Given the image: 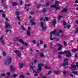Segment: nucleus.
<instances>
[{
  "mask_svg": "<svg viewBox=\"0 0 78 78\" xmlns=\"http://www.w3.org/2000/svg\"><path fill=\"white\" fill-rule=\"evenodd\" d=\"M11 61H12V58L9 57H8L6 58V60L5 62V65H6V66L10 65L11 63Z\"/></svg>",
  "mask_w": 78,
  "mask_h": 78,
  "instance_id": "f257e3e1",
  "label": "nucleus"
},
{
  "mask_svg": "<svg viewBox=\"0 0 78 78\" xmlns=\"http://www.w3.org/2000/svg\"><path fill=\"white\" fill-rule=\"evenodd\" d=\"M56 30H54L51 31L50 33V39L51 41H53V38L52 37V34H55V33H56Z\"/></svg>",
  "mask_w": 78,
  "mask_h": 78,
  "instance_id": "f03ea898",
  "label": "nucleus"
},
{
  "mask_svg": "<svg viewBox=\"0 0 78 78\" xmlns=\"http://www.w3.org/2000/svg\"><path fill=\"white\" fill-rule=\"evenodd\" d=\"M67 53V55H66V57H69V51H65L64 52L62 51H60L58 53V54H61L63 55V54H66Z\"/></svg>",
  "mask_w": 78,
  "mask_h": 78,
  "instance_id": "7ed1b4c3",
  "label": "nucleus"
},
{
  "mask_svg": "<svg viewBox=\"0 0 78 78\" xmlns=\"http://www.w3.org/2000/svg\"><path fill=\"white\" fill-rule=\"evenodd\" d=\"M44 23L42 22H41V26L42 27V30L43 31H45V30H46V29H47V27H44Z\"/></svg>",
  "mask_w": 78,
  "mask_h": 78,
  "instance_id": "20e7f679",
  "label": "nucleus"
},
{
  "mask_svg": "<svg viewBox=\"0 0 78 78\" xmlns=\"http://www.w3.org/2000/svg\"><path fill=\"white\" fill-rule=\"evenodd\" d=\"M58 5H51V8H56V9H60V8L59 7H57Z\"/></svg>",
  "mask_w": 78,
  "mask_h": 78,
  "instance_id": "39448f33",
  "label": "nucleus"
},
{
  "mask_svg": "<svg viewBox=\"0 0 78 78\" xmlns=\"http://www.w3.org/2000/svg\"><path fill=\"white\" fill-rule=\"evenodd\" d=\"M57 45L58 46H59V47L57 48L58 50H61L62 49V45L59 44H57Z\"/></svg>",
  "mask_w": 78,
  "mask_h": 78,
  "instance_id": "423d86ee",
  "label": "nucleus"
},
{
  "mask_svg": "<svg viewBox=\"0 0 78 78\" xmlns=\"http://www.w3.org/2000/svg\"><path fill=\"white\" fill-rule=\"evenodd\" d=\"M30 22L31 25H34L36 24V22H34V20H30Z\"/></svg>",
  "mask_w": 78,
  "mask_h": 78,
  "instance_id": "0eeeda50",
  "label": "nucleus"
},
{
  "mask_svg": "<svg viewBox=\"0 0 78 78\" xmlns=\"http://www.w3.org/2000/svg\"><path fill=\"white\" fill-rule=\"evenodd\" d=\"M4 23L5 25V28H8V27H9V23H8L6 21H5Z\"/></svg>",
  "mask_w": 78,
  "mask_h": 78,
  "instance_id": "6e6552de",
  "label": "nucleus"
},
{
  "mask_svg": "<svg viewBox=\"0 0 78 78\" xmlns=\"http://www.w3.org/2000/svg\"><path fill=\"white\" fill-rule=\"evenodd\" d=\"M41 70H42V67L40 66L39 65H38V68L37 71V72H41Z\"/></svg>",
  "mask_w": 78,
  "mask_h": 78,
  "instance_id": "1a4fd4ad",
  "label": "nucleus"
},
{
  "mask_svg": "<svg viewBox=\"0 0 78 78\" xmlns=\"http://www.w3.org/2000/svg\"><path fill=\"white\" fill-rule=\"evenodd\" d=\"M76 66L75 65H73L72 66V67L70 68V69H71L72 70H75L76 68Z\"/></svg>",
  "mask_w": 78,
  "mask_h": 78,
  "instance_id": "9d476101",
  "label": "nucleus"
},
{
  "mask_svg": "<svg viewBox=\"0 0 78 78\" xmlns=\"http://www.w3.org/2000/svg\"><path fill=\"white\" fill-rule=\"evenodd\" d=\"M51 23H53L54 27H55V25L56 23V20H54L53 21H52L51 22Z\"/></svg>",
  "mask_w": 78,
  "mask_h": 78,
  "instance_id": "9b49d317",
  "label": "nucleus"
},
{
  "mask_svg": "<svg viewBox=\"0 0 78 78\" xmlns=\"http://www.w3.org/2000/svg\"><path fill=\"white\" fill-rule=\"evenodd\" d=\"M18 41H19L20 42L22 43V44L23 45L25 44V42H24V41L21 39H19Z\"/></svg>",
  "mask_w": 78,
  "mask_h": 78,
  "instance_id": "f8f14e48",
  "label": "nucleus"
},
{
  "mask_svg": "<svg viewBox=\"0 0 78 78\" xmlns=\"http://www.w3.org/2000/svg\"><path fill=\"white\" fill-rule=\"evenodd\" d=\"M67 11H68V9H67L65 8L64 9L62 10L61 11V12H67Z\"/></svg>",
  "mask_w": 78,
  "mask_h": 78,
  "instance_id": "ddd939ff",
  "label": "nucleus"
},
{
  "mask_svg": "<svg viewBox=\"0 0 78 78\" xmlns=\"http://www.w3.org/2000/svg\"><path fill=\"white\" fill-rule=\"evenodd\" d=\"M20 67L19 68L20 69L22 68L23 67V64L22 62H20L19 63Z\"/></svg>",
  "mask_w": 78,
  "mask_h": 78,
  "instance_id": "4468645a",
  "label": "nucleus"
},
{
  "mask_svg": "<svg viewBox=\"0 0 78 78\" xmlns=\"http://www.w3.org/2000/svg\"><path fill=\"white\" fill-rule=\"evenodd\" d=\"M59 1H55V5H56V6H59Z\"/></svg>",
  "mask_w": 78,
  "mask_h": 78,
  "instance_id": "2eb2a0df",
  "label": "nucleus"
},
{
  "mask_svg": "<svg viewBox=\"0 0 78 78\" xmlns=\"http://www.w3.org/2000/svg\"><path fill=\"white\" fill-rule=\"evenodd\" d=\"M27 36H28L29 37H30V35H31V34H30V31L29 30L27 31Z\"/></svg>",
  "mask_w": 78,
  "mask_h": 78,
  "instance_id": "dca6fc26",
  "label": "nucleus"
},
{
  "mask_svg": "<svg viewBox=\"0 0 78 78\" xmlns=\"http://www.w3.org/2000/svg\"><path fill=\"white\" fill-rule=\"evenodd\" d=\"M69 62H66L65 63H63V64H62V66H63V67H64L65 66H66V65H68Z\"/></svg>",
  "mask_w": 78,
  "mask_h": 78,
  "instance_id": "f3484780",
  "label": "nucleus"
},
{
  "mask_svg": "<svg viewBox=\"0 0 78 78\" xmlns=\"http://www.w3.org/2000/svg\"><path fill=\"white\" fill-rule=\"evenodd\" d=\"M17 4L16 2H14L12 3V5L13 6H17Z\"/></svg>",
  "mask_w": 78,
  "mask_h": 78,
  "instance_id": "a211bd4d",
  "label": "nucleus"
},
{
  "mask_svg": "<svg viewBox=\"0 0 78 78\" xmlns=\"http://www.w3.org/2000/svg\"><path fill=\"white\" fill-rule=\"evenodd\" d=\"M54 74H56V75L59 74V72L58 71H54Z\"/></svg>",
  "mask_w": 78,
  "mask_h": 78,
  "instance_id": "6ab92c4d",
  "label": "nucleus"
},
{
  "mask_svg": "<svg viewBox=\"0 0 78 78\" xmlns=\"http://www.w3.org/2000/svg\"><path fill=\"white\" fill-rule=\"evenodd\" d=\"M47 9L45 8H44V9H43L42 12L43 13H45V12H47Z\"/></svg>",
  "mask_w": 78,
  "mask_h": 78,
  "instance_id": "aec40b11",
  "label": "nucleus"
},
{
  "mask_svg": "<svg viewBox=\"0 0 78 78\" xmlns=\"http://www.w3.org/2000/svg\"><path fill=\"white\" fill-rule=\"evenodd\" d=\"M3 36H1V38H0V40H2V41H1V42L2 43H4V42H5V40H3Z\"/></svg>",
  "mask_w": 78,
  "mask_h": 78,
  "instance_id": "412c9836",
  "label": "nucleus"
},
{
  "mask_svg": "<svg viewBox=\"0 0 78 78\" xmlns=\"http://www.w3.org/2000/svg\"><path fill=\"white\" fill-rule=\"evenodd\" d=\"M10 69L11 70H12V71H14L15 70V68H12V66H11L10 67Z\"/></svg>",
  "mask_w": 78,
  "mask_h": 78,
  "instance_id": "4be33fe9",
  "label": "nucleus"
},
{
  "mask_svg": "<svg viewBox=\"0 0 78 78\" xmlns=\"http://www.w3.org/2000/svg\"><path fill=\"white\" fill-rule=\"evenodd\" d=\"M63 26H65L67 24V23H66V21H63Z\"/></svg>",
  "mask_w": 78,
  "mask_h": 78,
  "instance_id": "5701e85b",
  "label": "nucleus"
},
{
  "mask_svg": "<svg viewBox=\"0 0 78 78\" xmlns=\"http://www.w3.org/2000/svg\"><path fill=\"white\" fill-rule=\"evenodd\" d=\"M73 74H75L76 75H78V73L77 71H73Z\"/></svg>",
  "mask_w": 78,
  "mask_h": 78,
  "instance_id": "b1692460",
  "label": "nucleus"
},
{
  "mask_svg": "<svg viewBox=\"0 0 78 78\" xmlns=\"http://www.w3.org/2000/svg\"><path fill=\"white\" fill-rule=\"evenodd\" d=\"M21 28H22V29L23 30V31H26V29H25V27L21 26Z\"/></svg>",
  "mask_w": 78,
  "mask_h": 78,
  "instance_id": "393cba45",
  "label": "nucleus"
},
{
  "mask_svg": "<svg viewBox=\"0 0 78 78\" xmlns=\"http://www.w3.org/2000/svg\"><path fill=\"white\" fill-rule=\"evenodd\" d=\"M78 33V26L76 29V31L75 33V34H76V33Z\"/></svg>",
  "mask_w": 78,
  "mask_h": 78,
  "instance_id": "a878e982",
  "label": "nucleus"
},
{
  "mask_svg": "<svg viewBox=\"0 0 78 78\" xmlns=\"http://www.w3.org/2000/svg\"><path fill=\"white\" fill-rule=\"evenodd\" d=\"M2 17H4V18H5V17H6V15L4 14V12H3V13H2Z\"/></svg>",
  "mask_w": 78,
  "mask_h": 78,
  "instance_id": "bb28decb",
  "label": "nucleus"
},
{
  "mask_svg": "<svg viewBox=\"0 0 78 78\" xmlns=\"http://www.w3.org/2000/svg\"><path fill=\"white\" fill-rule=\"evenodd\" d=\"M72 56V53L70 52V51H69V57H70Z\"/></svg>",
  "mask_w": 78,
  "mask_h": 78,
  "instance_id": "cd10ccee",
  "label": "nucleus"
},
{
  "mask_svg": "<svg viewBox=\"0 0 78 78\" xmlns=\"http://www.w3.org/2000/svg\"><path fill=\"white\" fill-rule=\"evenodd\" d=\"M45 5L46 6H49V5H50V3L46 2L45 3Z\"/></svg>",
  "mask_w": 78,
  "mask_h": 78,
  "instance_id": "c85d7f7f",
  "label": "nucleus"
},
{
  "mask_svg": "<svg viewBox=\"0 0 78 78\" xmlns=\"http://www.w3.org/2000/svg\"><path fill=\"white\" fill-rule=\"evenodd\" d=\"M63 44L64 45L66 46L67 45V42L64 41L63 42Z\"/></svg>",
  "mask_w": 78,
  "mask_h": 78,
  "instance_id": "c756f323",
  "label": "nucleus"
},
{
  "mask_svg": "<svg viewBox=\"0 0 78 78\" xmlns=\"http://www.w3.org/2000/svg\"><path fill=\"white\" fill-rule=\"evenodd\" d=\"M44 68L46 69H50V67H48L47 66H44Z\"/></svg>",
  "mask_w": 78,
  "mask_h": 78,
  "instance_id": "7c9ffc66",
  "label": "nucleus"
},
{
  "mask_svg": "<svg viewBox=\"0 0 78 78\" xmlns=\"http://www.w3.org/2000/svg\"><path fill=\"white\" fill-rule=\"evenodd\" d=\"M20 49V50H23L24 49V46H23L21 47Z\"/></svg>",
  "mask_w": 78,
  "mask_h": 78,
  "instance_id": "2f4dec72",
  "label": "nucleus"
},
{
  "mask_svg": "<svg viewBox=\"0 0 78 78\" xmlns=\"http://www.w3.org/2000/svg\"><path fill=\"white\" fill-rule=\"evenodd\" d=\"M17 76V75L16 74H13L12 75V76L13 77H16Z\"/></svg>",
  "mask_w": 78,
  "mask_h": 78,
  "instance_id": "473e14b6",
  "label": "nucleus"
},
{
  "mask_svg": "<svg viewBox=\"0 0 78 78\" xmlns=\"http://www.w3.org/2000/svg\"><path fill=\"white\" fill-rule=\"evenodd\" d=\"M17 55H18V56L20 58V57H21V53H20V52H19V54H17Z\"/></svg>",
  "mask_w": 78,
  "mask_h": 78,
  "instance_id": "72a5a7b5",
  "label": "nucleus"
},
{
  "mask_svg": "<svg viewBox=\"0 0 78 78\" xmlns=\"http://www.w3.org/2000/svg\"><path fill=\"white\" fill-rule=\"evenodd\" d=\"M56 36H57L58 37V36H59L60 35V33H59V32H57L56 34Z\"/></svg>",
  "mask_w": 78,
  "mask_h": 78,
  "instance_id": "f704fd0d",
  "label": "nucleus"
},
{
  "mask_svg": "<svg viewBox=\"0 0 78 78\" xmlns=\"http://www.w3.org/2000/svg\"><path fill=\"white\" fill-rule=\"evenodd\" d=\"M77 50L76 49H73V50H72V51L73 52H74V53H75L77 51Z\"/></svg>",
  "mask_w": 78,
  "mask_h": 78,
  "instance_id": "c9c22d12",
  "label": "nucleus"
},
{
  "mask_svg": "<svg viewBox=\"0 0 78 78\" xmlns=\"http://www.w3.org/2000/svg\"><path fill=\"white\" fill-rule=\"evenodd\" d=\"M69 61V59L67 58H65L64 60V62H67V61Z\"/></svg>",
  "mask_w": 78,
  "mask_h": 78,
  "instance_id": "e433bc0d",
  "label": "nucleus"
},
{
  "mask_svg": "<svg viewBox=\"0 0 78 78\" xmlns=\"http://www.w3.org/2000/svg\"><path fill=\"white\" fill-rule=\"evenodd\" d=\"M61 17H62V16H58V20H59Z\"/></svg>",
  "mask_w": 78,
  "mask_h": 78,
  "instance_id": "4c0bfd02",
  "label": "nucleus"
},
{
  "mask_svg": "<svg viewBox=\"0 0 78 78\" xmlns=\"http://www.w3.org/2000/svg\"><path fill=\"white\" fill-rule=\"evenodd\" d=\"M41 4H39V5H37V9H39L40 7H41Z\"/></svg>",
  "mask_w": 78,
  "mask_h": 78,
  "instance_id": "58836bf2",
  "label": "nucleus"
},
{
  "mask_svg": "<svg viewBox=\"0 0 78 78\" xmlns=\"http://www.w3.org/2000/svg\"><path fill=\"white\" fill-rule=\"evenodd\" d=\"M43 56H44V55L43 54V53H41L40 55V57L42 58Z\"/></svg>",
  "mask_w": 78,
  "mask_h": 78,
  "instance_id": "ea45409f",
  "label": "nucleus"
},
{
  "mask_svg": "<svg viewBox=\"0 0 78 78\" xmlns=\"http://www.w3.org/2000/svg\"><path fill=\"white\" fill-rule=\"evenodd\" d=\"M14 52H15V53H19V52H19V51H18L17 50H14Z\"/></svg>",
  "mask_w": 78,
  "mask_h": 78,
  "instance_id": "a19ab883",
  "label": "nucleus"
},
{
  "mask_svg": "<svg viewBox=\"0 0 78 78\" xmlns=\"http://www.w3.org/2000/svg\"><path fill=\"white\" fill-rule=\"evenodd\" d=\"M33 44H36V41L35 40H33Z\"/></svg>",
  "mask_w": 78,
  "mask_h": 78,
  "instance_id": "79ce46f5",
  "label": "nucleus"
},
{
  "mask_svg": "<svg viewBox=\"0 0 78 78\" xmlns=\"http://www.w3.org/2000/svg\"><path fill=\"white\" fill-rule=\"evenodd\" d=\"M20 5H22L23 4V1L22 0H20Z\"/></svg>",
  "mask_w": 78,
  "mask_h": 78,
  "instance_id": "37998d69",
  "label": "nucleus"
},
{
  "mask_svg": "<svg viewBox=\"0 0 78 78\" xmlns=\"http://www.w3.org/2000/svg\"><path fill=\"white\" fill-rule=\"evenodd\" d=\"M10 31V33H11V30H5L6 33H7L8 32V31Z\"/></svg>",
  "mask_w": 78,
  "mask_h": 78,
  "instance_id": "c03bdc74",
  "label": "nucleus"
},
{
  "mask_svg": "<svg viewBox=\"0 0 78 78\" xmlns=\"http://www.w3.org/2000/svg\"><path fill=\"white\" fill-rule=\"evenodd\" d=\"M51 73V71H49L48 72V75H50Z\"/></svg>",
  "mask_w": 78,
  "mask_h": 78,
  "instance_id": "a18cd8bd",
  "label": "nucleus"
},
{
  "mask_svg": "<svg viewBox=\"0 0 78 78\" xmlns=\"http://www.w3.org/2000/svg\"><path fill=\"white\" fill-rule=\"evenodd\" d=\"M61 57H62V56L60 55H58V58L59 59H61Z\"/></svg>",
  "mask_w": 78,
  "mask_h": 78,
  "instance_id": "49530a36",
  "label": "nucleus"
},
{
  "mask_svg": "<svg viewBox=\"0 0 78 78\" xmlns=\"http://www.w3.org/2000/svg\"><path fill=\"white\" fill-rule=\"evenodd\" d=\"M24 76H23V75H21L20 76V78H24Z\"/></svg>",
  "mask_w": 78,
  "mask_h": 78,
  "instance_id": "de8ad7c7",
  "label": "nucleus"
},
{
  "mask_svg": "<svg viewBox=\"0 0 78 78\" xmlns=\"http://www.w3.org/2000/svg\"><path fill=\"white\" fill-rule=\"evenodd\" d=\"M44 66V64H42V63H40V64H38V66Z\"/></svg>",
  "mask_w": 78,
  "mask_h": 78,
  "instance_id": "09e8293b",
  "label": "nucleus"
},
{
  "mask_svg": "<svg viewBox=\"0 0 78 78\" xmlns=\"http://www.w3.org/2000/svg\"><path fill=\"white\" fill-rule=\"evenodd\" d=\"M31 5V4H26L25 5V6H28V8H29V6H30Z\"/></svg>",
  "mask_w": 78,
  "mask_h": 78,
  "instance_id": "8fccbe9b",
  "label": "nucleus"
},
{
  "mask_svg": "<svg viewBox=\"0 0 78 78\" xmlns=\"http://www.w3.org/2000/svg\"><path fill=\"white\" fill-rule=\"evenodd\" d=\"M2 54L4 56H5L6 55V52H5L4 51H3L2 52Z\"/></svg>",
  "mask_w": 78,
  "mask_h": 78,
  "instance_id": "3c124183",
  "label": "nucleus"
},
{
  "mask_svg": "<svg viewBox=\"0 0 78 78\" xmlns=\"http://www.w3.org/2000/svg\"><path fill=\"white\" fill-rule=\"evenodd\" d=\"M15 14H16V15H17V16H18L20 13L19 12H16Z\"/></svg>",
  "mask_w": 78,
  "mask_h": 78,
  "instance_id": "603ef678",
  "label": "nucleus"
},
{
  "mask_svg": "<svg viewBox=\"0 0 78 78\" xmlns=\"http://www.w3.org/2000/svg\"><path fill=\"white\" fill-rule=\"evenodd\" d=\"M5 76V74L4 73L2 74L1 75V76Z\"/></svg>",
  "mask_w": 78,
  "mask_h": 78,
  "instance_id": "864d4df0",
  "label": "nucleus"
},
{
  "mask_svg": "<svg viewBox=\"0 0 78 78\" xmlns=\"http://www.w3.org/2000/svg\"><path fill=\"white\" fill-rule=\"evenodd\" d=\"M33 72L34 73H38V72H37V71H36V70H33Z\"/></svg>",
  "mask_w": 78,
  "mask_h": 78,
  "instance_id": "5fc2aeb1",
  "label": "nucleus"
},
{
  "mask_svg": "<svg viewBox=\"0 0 78 78\" xmlns=\"http://www.w3.org/2000/svg\"><path fill=\"white\" fill-rule=\"evenodd\" d=\"M34 76H38V74H37V73H35L34 74Z\"/></svg>",
  "mask_w": 78,
  "mask_h": 78,
  "instance_id": "6e6d98bb",
  "label": "nucleus"
},
{
  "mask_svg": "<svg viewBox=\"0 0 78 78\" xmlns=\"http://www.w3.org/2000/svg\"><path fill=\"white\" fill-rule=\"evenodd\" d=\"M30 14H31V15H32L33 14H34V12H31L30 13Z\"/></svg>",
  "mask_w": 78,
  "mask_h": 78,
  "instance_id": "4d7b16f0",
  "label": "nucleus"
},
{
  "mask_svg": "<svg viewBox=\"0 0 78 78\" xmlns=\"http://www.w3.org/2000/svg\"><path fill=\"white\" fill-rule=\"evenodd\" d=\"M45 19L46 20H49V18H48V17L47 16H46L45 17Z\"/></svg>",
  "mask_w": 78,
  "mask_h": 78,
  "instance_id": "13d9d810",
  "label": "nucleus"
},
{
  "mask_svg": "<svg viewBox=\"0 0 78 78\" xmlns=\"http://www.w3.org/2000/svg\"><path fill=\"white\" fill-rule=\"evenodd\" d=\"M7 75H8V76H10V75H11V73L9 72H8L7 73Z\"/></svg>",
  "mask_w": 78,
  "mask_h": 78,
  "instance_id": "bf43d9fd",
  "label": "nucleus"
},
{
  "mask_svg": "<svg viewBox=\"0 0 78 78\" xmlns=\"http://www.w3.org/2000/svg\"><path fill=\"white\" fill-rule=\"evenodd\" d=\"M44 48H46V47H47V44H44Z\"/></svg>",
  "mask_w": 78,
  "mask_h": 78,
  "instance_id": "052dcab7",
  "label": "nucleus"
},
{
  "mask_svg": "<svg viewBox=\"0 0 78 78\" xmlns=\"http://www.w3.org/2000/svg\"><path fill=\"white\" fill-rule=\"evenodd\" d=\"M17 18L18 20H20V17L18 16H17Z\"/></svg>",
  "mask_w": 78,
  "mask_h": 78,
  "instance_id": "680f3d73",
  "label": "nucleus"
},
{
  "mask_svg": "<svg viewBox=\"0 0 78 78\" xmlns=\"http://www.w3.org/2000/svg\"><path fill=\"white\" fill-rule=\"evenodd\" d=\"M76 67L78 68V62H76Z\"/></svg>",
  "mask_w": 78,
  "mask_h": 78,
  "instance_id": "e2e57ef3",
  "label": "nucleus"
},
{
  "mask_svg": "<svg viewBox=\"0 0 78 78\" xmlns=\"http://www.w3.org/2000/svg\"><path fill=\"white\" fill-rule=\"evenodd\" d=\"M66 72L65 71H64L63 72V74L65 75H66Z\"/></svg>",
  "mask_w": 78,
  "mask_h": 78,
  "instance_id": "0e129e2a",
  "label": "nucleus"
},
{
  "mask_svg": "<svg viewBox=\"0 0 78 78\" xmlns=\"http://www.w3.org/2000/svg\"><path fill=\"white\" fill-rule=\"evenodd\" d=\"M30 68L31 69H32L33 70H34V68H33V66H30Z\"/></svg>",
  "mask_w": 78,
  "mask_h": 78,
  "instance_id": "69168bd1",
  "label": "nucleus"
},
{
  "mask_svg": "<svg viewBox=\"0 0 78 78\" xmlns=\"http://www.w3.org/2000/svg\"><path fill=\"white\" fill-rule=\"evenodd\" d=\"M31 28L30 27H28V30H31Z\"/></svg>",
  "mask_w": 78,
  "mask_h": 78,
  "instance_id": "338daca9",
  "label": "nucleus"
},
{
  "mask_svg": "<svg viewBox=\"0 0 78 78\" xmlns=\"http://www.w3.org/2000/svg\"><path fill=\"white\" fill-rule=\"evenodd\" d=\"M76 23L77 24L78 23V20H77L76 21Z\"/></svg>",
  "mask_w": 78,
  "mask_h": 78,
  "instance_id": "774afa93",
  "label": "nucleus"
}]
</instances>
